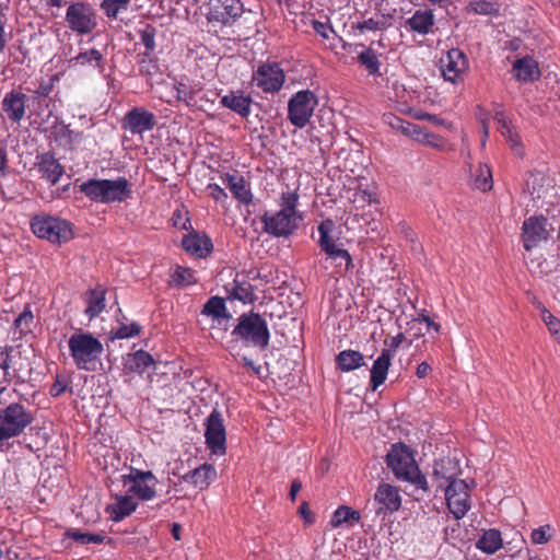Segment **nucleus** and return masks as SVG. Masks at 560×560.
Segmentation results:
<instances>
[{
    "instance_id": "79ce46f5",
    "label": "nucleus",
    "mask_w": 560,
    "mask_h": 560,
    "mask_svg": "<svg viewBox=\"0 0 560 560\" xmlns=\"http://www.w3.org/2000/svg\"><path fill=\"white\" fill-rule=\"evenodd\" d=\"M383 121L393 130H397L401 132L404 136L409 137L415 133V125L412 122L406 121L402 118L388 113L383 115Z\"/></svg>"
},
{
    "instance_id": "423d86ee",
    "label": "nucleus",
    "mask_w": 560,
    "mask_h": 560,
    "mask_svg": "<svg viewBox=\"0 0 560 560\" xmlns=\"http://www.w3.org/2000/svg\"><path fill=\"white\" fill-rule=\"evenodd\" d=\"M31 229L37 237L47 240L52 244L60 245L69 242L73 237V230L70 222L45 213L32 218Z\"/></svg>"
},
{
    "instance_id": "9d476101",
    "label": "nucleus",
    "mask_w": 560,
    "mask_h": 560,
    "mask_svg": "<svg viewBox=\"0 0 560 560\" xmlns=\"http://www.w3.org/2000/svg\"><path fill=\"white\" fill-rule=\"evenodd\" d=\"M524 191L528 194L534 207L549 211L556 197V188L552 179L540 172L530 173L526 180Z\"/></svg>"
},
{
    "instance_id": "8fccbe9b",
    "label": "nucleus",
    "mask_w": 560,
    "mask_h": 560,
    "mask_svg": "<svg viewBox=\"0 0 560 560\" xmlns=\"http://www.w3.org/2000/svg\"><path fill=\"white\" fill-rule=\"evenodd\" d=\"M141 331V326L132 322L130 324L118 323L117 327L113 328L110 334L115 339H127L138 336Z\"/></svg>"
},
{
    "instance_id": "c756f323",
    "label": "nucleus",
    "mask_w": 560,
    "mask_h": 560,
    "mask_svg": "<svg viewBox=\"0 0 560 560\" xmlns=\"http://www.w3.org/2000/svg\"><path fill=\"white\" fill-rule=\"evenodd\" d=\"M37 159L38 171L42 173V176L51 185H56L63 175V166L49 153L42 154Z\"/></svg>"
},
{
    "instance_id": "5701e85b",
    "label": "nucleus",
    "mask_w": 560,
    "mask_h": 560,
    "mask_svg": "<svg viewBox=\"0 0 560 560\" xmlns=\"http://www.w3.org/2000/svg\"><path fill=\"white\" fill-rule=\"evenodd\" d=\"M183 248L190 255L205 258L213 250V243L206 234L189 233L182 241Z\"/></svg>"
},
{
    "instance_id": "e2e57ef3",
    "label": "nucleus",
    "mask_w": 560,
    "mask_h": 560,
    "mask_svg": "<svg viewBox=\"0 0 560 560\" xmlns=\"http://www.w3.org/2000/svg\"><path fill=\"white\" fill-rule=\"evenodd\" d=\"M74 539L82 544H101L104 541V537L98 534L91 533H78L73 535Z\"/></svg>"
},
{
    "instance_id": "680f3d73",
    "label": "nucleus",
    "mask_w": 560,
    "mask_h": 560,
    "mask_svg": "<svg viewBox=\"0 0 560 560\" xmlns=\"http://www.w3.org/2000/svg\"><path fill=\"white\" fill-rule=\"evenodd\" d=\"M68 385H69V382L67 380L61 378L60 376L57 375L54 384L51 385V387L49 389V394L52 397H59L67 390Z\"/></svg>"
},
{
    "instance_id": "b1692460",
    "label": "nucleus",
    "mask_w": 560,
    "mask_h": 560,
    "mask_svg": "<svg viewBox=\"0 0 560 560\" xmlns=\"http://www.w3.org/2000/svg\"><path fill=\"white\" fill-rule=\"evenodd\" d=\"M26 95L21 92H8L2 100V109L13 122H20L25 115Z\"/></svg>"
},
{
    "instance_id": "a878e982",
    "label": "nucleus",
    "mask_w": 560,
    "mask_h": 560,
    "mask_svg": "<svg viewBox=\"0 0 560 560\" xmlns=\"http://www.w3.org/2000/svg\"><path fill=\"white\" fill-rule=\"evenodd\" d=\"M223 184H226L240 202L244 205H250L253 202V194L247 187V183L243 176L236 174L226 173L221 176Z\"/></svg>"
},
{
    "instance_id": "4d7b16f0",
    "label": "nucleus",
    "mask_w": 560,
    "mask_h": 560,
    "mask_svg": "<svg viewBox=\"0 0 560 560\" xmlns=\"http://www.w3.org/2000/svg\"><path fill=\"white\" fill-rule=\"evenodd\" d=\"M541 318L552 336H555V337L560 336V319L555 317L546 308H544L541 312Z\"/></svg>"
},
{
    "instance_id": "a19ab883",
    "label": "nucleus",
    "mask_w": 560,
    "mask_h": 560,
    "mask_svg": "<svg viewBox=\"0 0 560 560\" xmlns=\"http://www.w3.org/2000/svg\"><path fill=\"white\" fill-rule=\"evenodd\" d=\"M466 10L474 14L498 16L500 14V3L488 0H470Z\"/></svg>"
},
{
    "instance_id": "774afa93",
    "label": "nucleus",
    "mask_w": 560,
    "mask_h": 560,
    "mask_svg": "<svg viewBox=\"0 0 560 560\" xmlns=\"http://www.w3.org/2000/svg\"><path fill=\"white\" fill-rule=\"evenodd\" d=\"M299 513L301 517L305 521V523L311 524L314 522V515L310 511V508L306 502H303L299 509Z\"/></svg>"
},
{
    "instance_id": "5fc2aeb1",
    "label": "nucleus",
    "mask_w": 560,
    "mask_h": 560,
    "mask_svg": "<svg viewBox=\"0 0 560 560\" xmlns=\"http://www.w3.org/2000/svg\"><path fill=\"white\" fill-rule=\"evenodd\" d=\"M552 527L550 525L540 526L535 528L530 534V540L534 545L547 544L552 536Z\"/></svg>"
},
{
    "instance_id": "412c9836",
    "label": "nucleus",
    "mask_w": 560,
    "mask_h": 560,
    "mask_svg": "<svg viewBox=\"0 0 560 560\" xmlns=\"http://www.w3.org/2000/svg\"><path fill=\"white\" fill-rule=\"evenodd\" d=\"M494 120L498 124V130L509 143L513 153L520 158L524 156L525 148L522 143L521 137L502 108L495 110Z\"/></svg>"
},
{
    "instance_id": "c9c22d12",
    "label": "nucleus",
    "mask_w": 560,
    "mask_h": 560,
    "mask_svg": "<svg viewBox=\"0 0 560 560\" xmlns=\"http://www.w3.org/2000/svg\"><path fill=\"white\" fill-rule=\"evenodd\" d=\"M201 314L211 317L213 320L218 322V324L231 317L228 313L224 300L220 296H211L203 305Z\"/></svg>"
},
{
    "instance_id": "f704fd0d",
    "label": "nucleus",
    "mask_w": 560,
    "mask_h": 560,
    "mask_svg": "<svg viewBox=\"0 0 560 560\" xmlns=\"http://www.w3.org/2000/svg\"><path fill=\"white\" fill-rule=\"evenodd\" d=\"M503 545L501 532L494 528L485 530L476 542L477 549L487 555H493Z\"/></svg>"
},
{
    "instance_id": "4c0bfd02",
    "label": "nucleus",
    "mask_w": 560,
    "mask_h": 560,
    "mask_svg": "<svg viewBox=\"0 0 560 560\" xmlns=\"http://www.w3.org/2000/svg\"><path fill=\"white\" fill-rule=\"evenodd\" d=\"M103 54L98 49L92 48L89 50H81L77 56L69 60V63L71 66H90L103 71Z\"/></svg>"
},
{
    "instance_id": "3c124183",
    "label": "nucleus",
    "mask_w": 560,
    "mask_h": 560,
    "mask_svg": "<svg viewBox=\"0 0 560 560\" xmlns=\"http://www.w3.org/2000/svg\"><path fill=\"white\" fill-rule=\"evenodd\" d=\"M172 280L176 285L179 287H187L197 282L195 271L182 266H177L175 268L174 272L172 273Z\"/></svg>"
},
{
    "instance_id": "13d9d810",
    "label": "nucleus",
    "mask_w": 560,
    "mask_h": 560,
    "mask_svg": "<svg viewBox=\"0 0 560 560\" xmlns=\"http://www.w3.org/2000/svg\"><path fill=\"white\" fill-rule=\"evenodd\" d=\"M387 27V23L384 19H368V20H364L360 23H358L357 25V28L360 30L361 32H364V31H381V30H385Z\"/></svg>"
},
{
    "instance_id": "cd10ccee",
    "label": "nucleus",
    "mask_w": 560,
    "mask_h": 560,
    "mask_svg": "<svg viewBox=\"0 0 560 560\" xmlns=\"http://www.w3.org/2000/svg\"><path fill=\"white\" fill-rule=\"evenodd\" d=\"M392 357L389 350H383L381 355L374 361L370 371V385L372 390H376L386 381Z\"/></svg>"
},
{
    "instance_id": "4be33fe9",
    "label": "nucleus",
    "mask_w": 560,
    "mask_h": 560,
    "mask_svg": "<svg viewBox=\"0 0 560 560\" xmlns=\"http://www.w3.org/2000/svg\"><path fill=\"white\" fill-rule=\"evenodd\" d=\"M138 508V500L130 493L115 494L114 502L107 504L105 511L114 522H121Z\"/></svg>"
},
{
    "instance_id": "473e14b6",
    "label": "nucleus",
    "mask_w": 560,
    "mask_h": 560,
    "mask_svg": "<svg viewBox=\"0 0 560 560\" xmlns=\"http://www.w3.org/2000/svg\"><path fill=\"white\" fill-rule=\"evenodd\" d=\"M221 105L229 108L242 117H248L250 114L252 98L245 96L242 92H231L221 97Z\"/></svg>"
},
{
    "instance_id": "bb28decb",
    "label": "nucleus",
    "mask_w": 560,
    "mask_h": 560,
    "mask_svg": "<svg viewBox=\"0 0 560 560\" xmlns=\"http://www.w3.org/2000/svg\"><path fill=\"white\" fill-rule=\"evenodd\" d=\"M215 478L217 470L210 464H203L183 476L184 481L201 490L207 489Z\"/></svg>"
},
{
    "instance_id": "a211bd4d",
    "label": "nucleus",
    "mask_w": 560,
    "mask_h": 560,
    "mask_svg": "<svg viewBox=\"0 0 560 560\" xmlns=\"http://www.w3.org/2000/svg\"><path fill=\"white\" fill-rule=\"evenodd\" d=\"M375 512L377 515H387L397 512L401 506V495L395 486L382 482L374 493Z\"/></svg>"
},
{
    "instance_id": "338daca9",
    "label": "nucleus",
    "mask_w": 560,
    "mask_h": 560,
    "mask_svg": "<svg viewBox=\"0 0 560 560\" xmlns=\"http://www.w3.org/2000/svg\"><path fill=\"white\" fill-rule=\"evenodd\" d=\"M416 118L417 119H420V120H429L431 121L432 124L434 125H438V126H444L446 125L445 120L438 117L436 115H432V114H429V113H425V112H419L416 114Z\"/></svg>"
},
{
    "instance_id": "f03ea898",
    "label": "nucleus",
    "mask_w": 560,
    "mask_h": 560,
    "mask_svg": "<svg viewBox=\"0 0 560 560\" xmlns=\"http://www.w3.org/2000/svg\"><path fill=\"white\" fill-rule=\"evenodd\" d=\"M79 191L92 202L97 203L122 202L132 194L126 177H117L116 179L91 178L79 185Z\"/></svg>"
},
{
    "instance_id": "ea45409f",
    "label": "nucleus",
    "mask_w": 560,
    "mask_h": 560,
    "mask_svg": "<svg viewBox=\"0 0 560 560\" xmlns=\"http://www.w3.org/2000/svg\"><path fill=\"white\" fill-rule=\"evenodd\" d=\"M338 368L342 372H350L364 365V358L355 350H343L337 355Z\"/></svg>"
},
{
    "instance_id": "e433bc0d",
    "label": "nucleus",
    "mask_w": 560,
    "mask_h": 560,
    "mask_svg": "<svg viewBox=\"0 0 560 560\" xmlns=\"http://www.w3.org/2000/svg\"><path fill=\"white\" fill-rule=\"evenodd\" d=\"M470 185L481 191H488L492 188V173L488 164L479 163L478 166L471 171Z\"/></svg>"
},
{
    "instance_id": "6e6d98bb",
    "label": "nucleus",
    "mask_w": 560,
    "mask_h": 560,
    "mask_svg": "<svg viewBox=\"0 0 560 560\" xmlns=\"http://www.w3.org/2000/svg\"><path fill=\"white\" fill-rule=\"evenodd\" d=\"M60 137L66 140L68 145L74 147L81 143L83 133L71 129L69 126H63L60 130Z\"/></svg>"
},
{
    "instance_id": "aec40b11",
    "label": "nucleus",
    "mask_w": 560,
    "mask_h": 560,
    "mask_svg": "<svg viewBox=\"0 0 560 560\" xmlns=\"http://www.w3.org/2000/svg\"><path fill=\"white\" fill-rule=\"evenodd\" d=\"M335 229L332 220H324L318 225L319 240L318 245L326 255L331 258H342L348 262H351V256L348 250L337 247L334 237L331 236Z\"/></svg>"
},
{
    "instance_id": "20e7f679",
    "label": "nucleus",
    "mask_w": 560,
    "mask_h": 560,
    "mask_svg": "<svg viewBox=\"0 0 560 560\" xmlns=\"http://www.w3.org/2000/svg\"><path fill=\"white\" fill-rule=\"evenodd\" d=\"M70 355L79 370L94 371L104 352L103 343L91 332L77 329L68 339Z\"/></svg>"
},
{
    "instance_id": "a18cd8bd",
    "label": "nucleus",
    "mask_w": 560,
    "mask_h": 560,
    "mask_svg": "<svg viewBox=\"0 0 560 560\" xmlns=\"http://www.w3.org/2000/svg\"><path fill=\"white\" fill-rule=\"evenodd\" d=\"M12 347H0V386L7 385L11 381L10 369L12 361Z\"/></svg>"
},
{
    "instance_id": "0eeeda50",
    "label": "nucleus",
    "mask_w": 560,
    "mask_h": 560,
    "mask_svg": "<svg viewBox=\"0 0 560 560\" xmlns=\"http://www.w3.org/2000/svg\"><path fill=\"white\" fill-rule=\"evenodd\" d=\"M33 422L32 412L21 404H10L0 411V443L19 436Z\"/></svg>"
},
{
    "instance_id": "37998d69",
    "label": "nucleus",
    "mask_w": 560,
    "mask_h": 560,
    "mask_svg": "<svg viewBox=\"0 0 560 560\" xmlns=\"http://www.w3.org/2000/svg\"><path fill=\"white\" fill-rule=\"evenodd\" d=\"M359 62L368 70L371 75H381L377 54L372 48H365L358 56Z\"/></svg>"
},
{
    "instance_id": "6e6552de",
    "label": "nucleus",
    "mask_w": 560,
    "mask_h": 560,
    "mask_svg": "<svg viewBox=\"0 0 560 560\" xmlns=\"http://www.w3.org/2000/svg\"><path fill=\"white\" fill-rule=\"evenodd\" d=\"M121 482L137 500L151 501L156 497L158 479L151 470L130 468L129 474L121 476Z\"/></svg>"
},
{
    "instance_id": "69168bd1",
    "label": "nucleus",
    "mask_w": 560,
    "mask_h": 560,
    "mask_svg": "<svg viewBox=\"0 0 560 560\" xmlns=\"http://www.w3.org/2000/svg\"><path fill=\"white\" fill-rule=\"evenodd\" d=\"M7 19L4 14L0 13V54L4 51L8 44V34L5 31Z\"/></svg>"
},
{
    "instance_id": "dca6fc26",
    "label": "nucleus",
    "mask_w": 560,
    "mask_h": 560,
    "mask_svg": "<svg viewBox=\"0 0 560 560\" xmlns=\"http://www.w3.org/2000/svg\"><path fill=\"white\" fill-rule=\"evenodd\" d=\"M549 237L548 220L542 215H532L522 225V243L529 252L546 242Z\"/></svg>"
},
{
    "instance_id": "4468645a",
    "label": "nucleus",
    "mask_w": 560,
    "mask_h": 560,
    "mask_svg": "<svg viewBox=\"0 0 560 560\" xmlns=\"http://www.w3.org/2000/svg\"><path fill=\"white\" fill-rule=\"evenodd\" d=\"M450 512L456 520L463 518L470 509L469 489L465 480H453L445 489Z\"/></svg>"
},
{
    "instance_id": "2eb2a0df",
    "label": "nucleus",
    "mask_w": 560,
    "mask_h": 560,
    "mask_svg": "<svg viewBox=\"0 0 560 560\" xmlns=\"http://www.w3.org/2000/svg\"><path fill=\"white\" fill-rule=\"evenodd\" d=\"M205 439L212 454L218 456L225 454L226 432L222 415L218 410H213L207 418Z\"/></svg>"
},
{
    "instance_id": "49530a36",
    "label": "nucleus",
    "mask_w": 560,
    "mask_h": 560,
    "mask_svg": "<svg viewBox=\"0 0 560 560\" xmlns=\"http://www.w3.org/2000/svg\"><path fill=\"white\" fill-rule=\"evenodd\" d=\"M360 520V513L349 506H339L332 514L330 525L336 528L341 526L343 523L349 521L358 522Z\"/></svg>"
},
{
    "instance_id": "c85d7f7f",
    "label": "nucleus",
    "mask_w": 560,
    "mask_h": 560,
    "mask_svg": "<svg viewBox=\"0 0 560 560\" xmlns=\"http://www.w3.org/2000/svg\"><path fill=\"white\" fill-rule=\"evenodd\" d=\"M435 24V19L432 10H417L409 19L406 20L405 25L410 31L420 35L429 34Z\"/></svg>"
},
{
    "instance_id": "f8f14e48",
    "label": "nucleus",
    "mask_w": 560,
    "mask_h": 560,
    "mask_svg": "<svg viewBox=\"0 0 560 560\" xmlns=\"http://www.w3.org/2000/svg\"><path fill=\"white\" fill-rule=\"evenodd\" d=\"M68 27L78 35L92 33L97 26L96 14L85 2L71 3L66 12Z\"/></svg>"
},
{
    "instance_id": "603ef678",
    "label": "nucleus",
    "mask_w": 560,
    "mask_h": 560,
    "mask_svg": "<svg viewBox=\"0 0 560 560\" xmlns=\"http://www.w3.org/2000/svg\"><path fill=\"white\" fill-rule=\"evenodd\" d=\"M34 324L33 313L25 308L14 320V328L19 331L20 337L31 331Z\"/></svg>"
},
{
    "instance_id": "c03bdc74",
    "label": "nucleus",
    "mask_w": 560,
    "mask_h": 560,
    "mask_svg": "<svg viewBox=\"0 0 560 560\" xmlns=\"http://www.w3.org/2000/svg\"><path fill=\"white\" fill-rule=\"evenodd\" d=\"M105 308V293L101 289L91 291L85 310L90 318L98 316Z\"/></svg>"
},
{
    "instance_id": "39448f33",
    "label": "nucleus",
    "mask_w": 560,
    "mask_h": 560,
    "mask_svg": "<svg viewBox=\"0 0 560 560\" xmlns=\"http://www.w3.org/2000/svg\"><path fill=\"white\" fill-rule=\"evenodd\" d=\"M238 323L232 330V336L242 340L246 346L266 349L269 345L270 332L265 318L258 313L248 312L238 317Z\"/></svg>"
},
{
    "instance_id": "09e8293b",
    "label": "nucleus",
    "mask_w": 560,
    "mask_h": 560,
    "mask_svg": "<svg viewBox=\"0 0 560 560\" xmlns=\"http://www.w3.org/2000/svg\"><path fill=\"white\" fill-rule=\"evenodd\" d=\"M131 0H103L101 9L108 19H117L121 11H127Z\"/></svg>"
},
{
    "instance_id": "f257e3e1",
    "label": "nucleus",
    "mask_w": 560,
    "mask_h": 560,
    "mask_svg": "<svg viewBox=\"0 0 560 560\" xmlns=\"http://www.w3.org/2000/svg\"><path fill=\"white\" fill-rule=\"evenodd\" d=\"M300 196L298 190L283 191L279 198L280 210L266 211L261 217L264 231L275 237H288L303 221V214L298 210Z\"/></svg>"
},
{
    "instance_id": "2f4dec72",
    "label": "nucleus",
    "mask_w": 560,
    "mask_h": 560,
    "mask_svg": "<svg viewBox=\"0 0 560 560\" xmlns=\"http://www.w3.org/2000/svg\"><path fill=\"white\" fill-rule=\"evenodd\" d=\"M154 365V359L150 353L143 350H138L128 354L125 362V370L127 372L141 375Z\"/></svg>"
},
{
    "instance_id": "6ab92c4d",
    "label": "nucleus",
    "mask_w": 560,
    "mask_h": 560,
    "mask_svg": "<svg viewBox=\"0 0 560 560\" xmlns=\"http://www.w3.org/2000/svg\"><path fill=\"white\" fill-rule=\"evenodd\" d=\"M121 126L132 135H142L155 126V116L143 107H133L124 117Z\"/></svg>"
},
{
    "instance_id": "9b49d317",
    "label": "nucleus",
    "mask_w": 560,
    "mask_h": 560,
    "mask_svg": "<svg viewBox=\"0 0 560 560\" xmlns=\"http://www.w3.org/2000/svg\"><path fill=\"white\" fill-rule=\"evenodd\" d=\"M243 12L244 4L241 0H209L206 19L212 25L230 27Z\"/></svg>"
},
{
    "instance_id": "7ed1b4c3",
    "label": "nucleus",
    "mask_w": 560,
    "mask_h": 560,
    "mask_svg": "<svg viewBox=\"0 0 560 560\" xmlns=\"http://www.w3.org/2000/svg\"><path fill=\"white\" fill-rule=\"evenodd\" d=\"M387 466L399 480L410 482L417 489L428 490L427 478L420 471L411 450L404 444H395L386 456Z\"/></svg>"
},
{
    "instance_id": "f3484780",
    "label": "nucleus",
    "mask_w": 560,
    "mask_h": 560,
    "mask_svg": "<svg viewBox=\"0 0 560 560\" xmlns=\"http://www.w3.org/2000/svg\"><path fill=\"white\" fill-rule=\"evenodd\" d=\"M284 80V72L276 62L260 65L253 74V82L265 93L280 91Z\"/></svg>"
},
{
    "instance_id": "ddd939ff",
    "label": "nucleus",
    "mask_w": 560,
    "mask_h": 560,
    "mask_svg": "<svg viewBox=\"0 0 560 560\" xmlns=\"http://www.w3.org/2000/svg\"><path fill=\"white\" fill-rule=\"evenodd\" d=\"M440 70L445 81L462 83L469 70L467 56L459 48H452L440 59Z\"/></svg>"
},
{
    "instance_id": "1a4fd4ad",
    "label": "nucleus",
    "mask_w": 560,
    "mask_h": 560,
    "mask_svg": "<svg viewBox=\"0 0 560 560\" xmlns=\"http://www.w3.org/2000/svg\"><path fill=\"white\" fill-rule=\"evenodd\" d=\"M318 104L317 96L310 90H301L288 102V119L296 128L302 129L313 116Z\"/></svg>"
},
{
    "instance_id": "de8ad7c7",
    "label": "nucleus",
    "mask_w": 560,
    "mask_h": 560,
    "mask_svg": "<svg viewBox=\"0 0 560 560\" xmlns=\"http://www.w3.org/2000/svg\"><path fill=\"white\" fill-rule=\"evenodd\" d=\"M172 90H173V93H174V97L177 100V101H180V102H184L187 106H192L195 105L196 103V91L194 90L192 86L186 84V83H183V82H179L177 84H174L172 86Z\"/></svg>"
},
{
    "instance_id": "052dcab7",
    "label": "nucleus",
    "mask_w": 560,
    "mask_h": 560,
    "mask_svg": "<svg viewBox=\"0 0 560 560\" xmlns=\"http://www.w3.org/2000/svg\"><path fill=\"white\" fill-rule=\"evenodd\" d=\"M58 81L56 75H51L48 80H42L36 90V95L38 97H47L52 92L55 88V83Z\"/></svg>"
},
{
    "instance_id": "393cba45",
    "label": "nucleus",
    "mask_w": 560,
    "mask_h": 560,
    "mask_svg": "<svg viewBox=\"0 0 560 560\" xmlns=\"http://www.w3.org/2000/svg\"><path fill=\"white\" fill-rule=\"evenodd\" d=\"M513 72L516 80L523 83L534 82L540 77L537 61L529 56L517 59L513 65Z\"/></svg>"
},
{
    "instance_id": "58836bf2",
    "label": "nucleus",
    "mask_w": 560,
    "mask_h": 560,
    "mask_svg": "<svg viewBox=\"0 0 560 560\" xmlns=\"http://www.w3.org/2000/svg\"><path fill=\"white\" fill-rule=\"evenodd\" d=\"M410 138L421 144L431 147L436 150L442 151L446 148V141L443 137L427 131L418 125H415V133L411 135Z\"/></svg>"
},
{
    "instance_id": "72a5a7b5",
    "label": "nucleus",
    "mask_w": 560,
    "mask_h": 560,
    "mask_svg": "<svg viewBox=\"0 0 560 560\" xmlns=\"http://www.w3.org/2000/svg\"><path fill=\"white\" fill-rule=\"evenodd\" d=\"M229 296L233 300L241 301L244 304L253 303L256 300L254 287L243 278L236 277L229 289Z\"/></svg>"
},
{
    "instance_id": "bf43d9fd",
    "label": "nucleus",
    "mask_w": 560,
    "mask_h": 560,
    "mask_svg": "<svg viewBox=\"0 0 560 560\" xmlns=\"http://www.w3.org/2000/svg\"><path fill=\"white\" fill-rule=\"evenodd\" d=\"M206 190L208 195L217 202H220L221 205H225L229 196L225 192V190L220 187L218 184L211 183L208 184L206 187Z\"/></svg>"
},
{
    "instance_id": "0e129e2a",
    "label": "nucleus",
    "mask_w": 560,
    "mask_h": 560,
    "mask_svg": "<svg viewBox=\"0 0 560 560\" xmlns=\"http://www.w3.org/2000/svg\"><path fill=\"white\" fill-rule=\"evenodd\" d=\"M312 25H313L314 31L318 35H320L323 38H329V34L334 32L331 25H329L326 22H320V21L314 20L312 22Z\"/></svg>"
},
{
    "instance_id": "7c9ffc66",
    "label": "nucleus",
    "mask_w": 560,
    "mask_h": 560,
    "mask_svg": "<svg viewBox=\"0 0 560 560\" xmlns=\"http://www.w3.org/2000/svg\"><path fill=\"white\" fill-rule=\"evenodd\" d=\"M458 474V467L456 463L448 458H441L434 463L433 466V476L434 479L439 482V487L445 489V482L447 485L453 480H457L456 476Z\"/></svg>"
},
{
    "instance_id": "864d4df0",
    "label": "nucleus",
    "mask_w": 560,
    "mask_h": 560,
    "mask_svg": "<svg viewBox=\"0 0 560 560\" xmlns=\"http://www.w3.org/2000/svg\"><path fill=\"white\" fill-rule=\"evenodd\" d=\"M139 36L141 39V43L144 45L147 49V54H150L154 51L156 44H155V36H156V28L155 26L151 24L144 25L141 30H139Z\"/></svg>"
}]
</instances>
